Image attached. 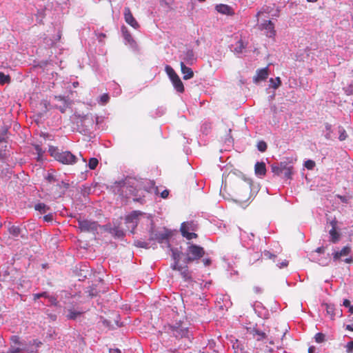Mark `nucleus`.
<instances>
[{"mask_svg": "<svg viewBox=\"0 0 353 353\" xmlns=\"http://www.w3.org/2000/svg\"><path fill=\"white\" fill-rule=\"evenodd\" d=\"M124 18L125 22L130 26H131L132 28L137 29L139 27V23L132 16L129 8H125Z\"/></svg>", "mask_w": 353, "mask_h": 353, "instance_id": "obj_14", "label": "nucleus"}, {"mask_svg": "<svg viewBox=\"0 0 353 353\" xmlns=\"http://www.w3.org/2000/svg\"><path fill=\"white\" fill-rule=\"evenodd\" d=\"M254 237V234H252V233L248 234L245 231H243L240 234V238L242 241V245L243 247H248L250 245L248 243H245L247 239L250 241H252Z\"/></svg>", "mask_w": 353, "mask_h": 353, "instance_id": "obj_25", "label": "nucleus"}, {"mask_svg": "<svg viewBox=\"0 0 353 353\" xmlns=\"http://www.w3.org/2000/svg\"><path fill=\"white\" fill-rule=\"evenodd\" d=\"M269 345H265L264 346V348H260V350L264 352H270V353L274 352L275 351L274 343L272 341H270L269 342Z\"/></svg>", "mask_w": 353, "mask_h": 353, "instance_id": "obj_35", "label": "nucleus"}, {"mask_svg": "<svg viewBox=\"0 0 353 353\" xmlns=\"http://www.w3.org/2000/svg\"><path fill=\"white\" fill-rule=\"evenodd\" d=\"M274 165L280 167V168H282L283 170H286L287 168L292 166L290 163L287 161H281L280 163H274Z\"/></svg>", "mask_w": 353, "mask_h": 353, "instance_id": "obj_47", "label": "nucleus"}, {"mask_svg": "<svg viewBox=\"0 0 353 353\" xmlns=\"http://www.w3.org/2000/svg\"><path fill=\"white\" fill-rule=\"evenodd\" d=\"M74 116L76 117L77 130L85 136L92 137V134L98 124L99 117L92 114H75Z\"/></svg>", "mask_w": 353, "mask_h": 353, "instance_id": "obj_2", "label": "nucleus"}, {"mask_svg": "<svg viewBox=\"0 0 353 353\" xmlns=\"http://www.w3.org/2000/svg\"><path fill=\"white\" fill-rule=\"evenodd\" d=\"M142 215V213L139 211H133L130 214L126 216L125 221V224L132 234L134 233V230L137 228L139 219V216Z\"/></svg>", "mask_w": 353, "mask_h": 353, "instance_id": "obj_10", "label": "nucleus"}, {"mask_svg": "<svg viewBox=\"0 0 353 353\" xmlns=\"http://www.w3.org/2000/svg\"><path fill=\"white\" fill-rule=\"evenodd\" d=\"M89 296L92 298L97 296V292L96 290H94L92 289L90 291H89Z\"/></svg>", "mask_w": 353, "mask_h": 353, "instance_id": "obj_62", "label": "nucleus"}, {"mask_svg": "<svg viewBox=\"0 0 353 353\" xmlns=\"http://www.w3.org/2000/svg\"><path fill=\"white\" fill-rule=\"evenodd\" d=\"M151 241H144L142 240H135L134 242V245L138 248H149L150 247Z\"/></svg>", "mask_w": 353, "mask_h": 353, "instance_id": "obj_32", "label": "nucleus"}, {"mask_svg": "<svg viewBox=\"0 0 353 353\" xmlns=\"http://www.w3.org/2000/svg\"><path fill=\"white\" fill-rule=\"evenodd\" d=\"M315 162L312 160H310V159H308L307 161H305L304 163V166L305 168H306L307 170H313L314 168L315 167Z\"/></svg>", "mask_w": 353, "mask_h": 353, "instance_id": "obj_46", "label": "nucleus"}, {"mask_svg": "<svg viewBox=\"0 0 353 353\" xmlns=\"http://www.w3.org/2000/svg\"><path fill=\"white\" fill-rule=\"evenodd\" d=\"M99 164V161L97 158L92 157L89 159L88 166L90 170H94Z\"/></svg>", "mask_w": 353, "mask_h": 353, "instance_id": "obj_38", "label": "nucleus"}, {"mask_svg": "<svg viewBox=\"0 0 353 353\" xmlns=\"http://www.w3.org/2000/svg\"><path fill=\"white\" fill-rule=\"evenodd\" d=\"M56 99H59L60 101H63V105H60L58 108L59 110L62 112H65V110H66V108H68V104H67V102H66V100L65 99V98L59 96V97H56Z\"/></svg>", "mask_w": 353, "mask_h": 353, "instance_id": "obj_42", "label": "nucleus"}, {"mask_svg": "<svg viewBox=\"0 0 353 353\" xmlns=\"http://www.w3.org/2000/svg\"><path fill=\"white\" fill-rule=\"evenodd\" d=\"M46 179L49 182V183H52V182H54L57 181V179L56 177L52 174H50V173H48V175L46 176Z\"/></svg>", "mask_w": 353, "mask_h": 353, "instance_id": "obj_54", "label": "nucleus"}, {"mask_svg": "<svg viewBox=\"0 0 353 353\" xmlns=\"http://www.w3.org/2000/svg\"><path fill=\"white\" fill-rule=\"evenodd\" d=\"M172 257L174 261L180 262L182 256H185V254L181 251L179 250L178 248H171Z\"/></svg>", "mask_w": 353, "mask_h": 353, "instance_id": "obj_27", "label": "nucleus"}, {"mask_svg": "<svg viewBox=\"0 0 353 353\" xmlns=\"http://www.w3.org/2000/svg\"><path fill=\"white\" fill-rule=\"evenodd\" d=\"M103 230L110 233L115 239H122L125 236L123 229L115 223L103 225Z\"/></svg>", "mask_w": 353, "mask_h": 353, "instance_id": "obj_9", "label": "nucleus"}, {"mask_svg": "<svg viewBox=\"0 0 353 353\" xmlns=\"http://www.w3.org/2000/svg\"><path fill=\"white\" fill-rule=\"evenodd\" d=\"M272 172L276 176H282L283 175V170L282 168H280V167L275 165L272 164L271 165Z\"/></svg>", "mask_w": 353, "mask_h": 353, "instance_id": "obj_39", "label": "nucleus"}, {"mask_svg": "<svg viewBox=\"0 0 353 353\" xmlns=\"http://www.w3.org/2000/svg\"><path fill=\"white\" fill-rule=\"evenodd\" d=\"M187 244L188 247L184 252L185 257L183 260V263H198L205 255L203 248L190 242H188Z\"/></svg>", "mask_w": 353, "mask_h": 353, "instance_id": "obj_3", "label": "nucleus"}, {"mask_svg": "<svg viewBox=\"0 0 353 353\" xmlns=\"http://www.w3.org/2000/svg\"><path fill=\"white\" fill-rule=\"evenodd\" d=\"M346 348L348 352L353 351V341H351L347 343Z\"/></svg>", "mask_w": 353, "mask_h": 353, "instance_id": "obj_55", "label": "nucleus"}, {"mask_svg": "<svg viewBox=\"0 0 353 353\" xmlns=\"http://www.w3.org/2000/svg\"><path fill=\"white\" fill-rule=\"evenodd\" d=\"M351 252V248L349 246L343 247L340 251H336L332 253L334 261H337L343 256H347Z\"/></svg>", "mask_w": 353, "mask_h": 353, "instance_id": "obj_16", "label": "nucleus"}, {"mask_svg": "<svg viewBox=\"0 0 353 353\" xmlns=\"http://www.w3.org/2000/svg\"><path fill=\"white\" fill-rule=\"evenodd\" d=\"M325 339V335L322 333H317L315 335V340L317 343H321Z\"/></svg>", "mask_w": 353, "mask_h": 353, "instance_id": "obj_51", "label": "nucleus"}, {"mask_svg": "<svg viewBox=\"0 0 353 353\" xmlns=\"http://www.w3.org/2000/svg\"><path fill=\"white\" fill-rule=\"evenodd\" d=\"M183 264H180L179 261H174V263L171 265V268L173 270L179 271V270H181V267Z\"/></svg>", "mask_w": 353, "mask_h": 353, "instance_id": "obj_50", "label": "nucleus"}, {"mask_svg": "<svg viewBox=\"0 0 353 353\" xmlns=\"http://www.w3.org/2000/svg\"><path fill=\"white\" fill-rule=\"evenodd\" d=\"M268 76V69L267 68L258 70L256 76L254 77V81L258 83L260 81L265 80Z\"/></svg>", "mask_w": 353, "mask_h": 353, "instance_id": "obj_21", "label": "nucleus"}, {"mask_svg": "<svg viewBox=\"0 0 353 353\" xmlns=\"http://www.w3.org/2000/svg\"><path fill=\"white\" fill-rule=\"evenodd\" d=\"M48 297V293L47 292H43L41 293L33 294V300L34 301H37L40 298H46Z\"/></svg>", "mask_w": 353, "mask_h": 353, "instance_id": "obj_45", "label": "nucleus"}, {"mask_svg": "<svg viewBox=\"0 0 353 353\" xmlns=\"http://www.w3.org/2000/svg\"><path fill=\"white\" fill-rule=\"evenodd\" d=\"M202 261L205 267L210 265L212 263V261L210 258H204Z\"/></svg>", "mask_w": 353, "mask_h": 353, "instance_id": "obj_56", "label": "nucleus"}, {"mask_svg": "<svg viewBox=\"0 0 353 353\" xmlns=\"http://www.w3.org/2000/svg\"><path fill=\"white\" fill-rule=\"evenodd\" d=\"M167 332L176 339H186L189 341L192 336L187 324L181 321L176 322L175 325H169Z\"/></svg>", "mask_w": 353, "mask_h": 353, "instance_id": "obj_5", "label": "nucleus"}, {"mask_svg": "<svg viewBox=\"0 0 353 353\" xmlns=\"http://www.w3.org/2000/svg\"><path fill=\"white\" fill-rule=\"evenodd\" d=\"M346 92L348 94H353V85H350V87L346 90Z\"/></svg>", "mask_w": 353, "mask_h": 353, "instance_id": "obj_64", "label": "nucleus"}, {"mask_svg": "<svg viewBox=\"0 0 353 353\" xmlns=\"http://www.w3.org/2000/svg\"><path fill=\"white\" fill-rule=\"evenodd\" d=\"M260 29L265 31V34L270 38L274 37L276 31L274 30V24L271 20L265 21L260 24Z\"/></svg>", "mask_w": 353, "mask_h": 353, "instance_id": "obj_12", "label": "nucleus"}, {"mask_svg": "<svg viewBox=\"0 0 353 353\" xmlns=\"http://www.w3.org/2000/svg\"><path fill=\"white\" fill-rule=\"evenodd\" d=\"M47 299H48L49 302L50 303V304L52 305H54V306L57 305V303H58L57 299L54 296H50L48 294V297H47Z\"/></svg>", "mask_w": 353, "mask_h": 353, "instance_id": "obj_52", "label": "nucleus"}, {"mask_svg": "<svg viewBox=\"0 0 353 353\" xmlns=\"http://www.w3.org/2000/svg\"><path fill=\"white\" fill-rule=\"evenodd\" d=\"M78 228L83 232H89L95 234L97 233L99 225L95 221L87 219L79 216L77 219Z\"/></svg>", "mask_w": 353, "mask_h": 353, "instance_id": "obj_7", "label": "nucleus"}, {"mask_svg": "<svg viewBox=\"0 0 353 353\" xmlns=\"http://www.w3.org/2000/svg\"><path fill=\"white\" fill-rule=\"evenodd\" d=\"M179 272H180L181 276L185 281L192 280V276L189 272L188 264L183 263V266L181 267V270H179Z\"/></svg>", "mask_w": 353, "mask_h": 353, "instance_id": "obj_23", "label": "nucleus"}, {"mask_svg": "<svg viewBox=\"0 0 353 353\" xmlns=\"http://www.w3.org/2000/svg\"><path fill=\"white\" fill-rule=\"evenodd\" d=\"M110 97L108 94H103L100 97L99 103L102 105H105L109 101Z\"/></svg>", "mask_w": 353, "mask_h": 353, "instance_id": "obj_49", "label": "nucleus"}, {"mask_svg": "<svg viewBox=\"0 0 353 353\" xmlns=\"http://www.w3.org/2000/svg\"><path fill=\"white\" fill-rule=\"evenodd\" d=\"M50 151L57 161L63 164L72 165L77 161V157L70 151L59 152L55 148H50Z\"/></svg>", "mask_w": 353, "mask_h": 353, "instance_id": "obj_6", "label": "nucleus"}, {"mask_svg": "<svg viewBox=\"0 0 353 353\" xmlns=\"http://www.w3.org/2000/svg\"><path fill=\"white\" fill-rule=\"evenodd\" d=\"M53 219V216L52 214H48L44 216L43 219L44 221L49 222L51 221Z\"/></svg>", "mask_w": 353, "mask_h": 353, "instance_id": "obj_59", "label": "nucleus"}, {"mask_svg": "<svg viewBox=\"0 0 353 353\" xmlns=\"http://www.w3.org/2000/svg\"><path fill=\"white\" fill-rule=\"evenodd\" d=\"M248 330L253 339H256L259 342L268 340L267 334L264 331L260 330L256 327H254L252 328L250 327Z\"/></svg>", "mask_w": 353, "mask_h": 353, "instance_id": "obj_13", "label": "nucleus"}, {"mask_svg": "<svg viewBox=\"0 0 353 353\" xmlns=\"http://www.w3.org/2000/svg\"><path fill=\"white\" fill-rule=\"evenodd\" d=\"M216 10L221 14L227 15H232L234 12L232 8L225 4H219L216 6Z\"/></svg>", "mask_w": 353, "mask_h": 353, "instance_id": "obj_22", "label": "nucleus"}, {"mask_svg": "<svg viewBox=\"0 0 353 353\" xmlns=\"http://www.w3.org/2000/svg\"><path fill=\"white\" fill-rule=\"evenodd\" d=\"M136 182L132 179H125V180L115 181L110 187V190L118 195L121 199H127L132 197L134 201H142L140 192L135 185Z\"/></svg>", "mask_w": 353, "mask_h": 353, "instance_id": "obj_1", "label": "nucleus"}, {"mask_svg": "<svg viewBox=\"0 0 353 353\" xmlns=\"http://www.w3.org/2000/svg\"><path fill=\"white\" fill-rule=\"evenodd\" d=\"M10 82V77L5 74L3 72H0V84L4 85Z\"/></svg>", "mask_w": 353, "mask_h": 353, "instance_id": "obj_37", "label": "nucleus"}, {"mask_svg": "<svg viewBox=\"0 0 353 353\" xmlns=\"http://www.w3.org/2000/svg\"><path fill=\"white\" fill-rule=\"evenodd\" d=\"M269 82H270L269 86L274 89H276L277 88H279L281 83V79L279 77H276L275 79L271 78L270 79Z\"/></svg>", "mask_w": 353, "mask_h": 353, "instance_id": "obj_34", "label": "nucleus"}, {"mask_svg": "<svg viewBox=\"0 0 353 353\" xmlns=\"http://www.w3.org/2000/svg\"><path fill=\"white\" fill-rule=\"evenodd\" d=\"M168 194H169V192H168V190H163V191L161 192V197H162V198H163V199H166V198L168 197Z\"/></svg>", "mask_w": 353, "mask_h": 353, "instance_id": "obj_63", "label": "nucleus"}, {"mask_svg": "<svg viewBox=\"0 0 353 353\" xmlns=\"http://www.w3.org/2000/svg\"><path fill=\"white\" fill-rule=\"evenodd\" d=\"M256 147L259 151L264 152L266 151L268 145L265 141H260L257 143Z\"/></svg>", "mask_w": 353, "mask_h": 353, "instance_id": "obj_43", "label": "nucleus"}, {"mask_svg": "<svg viewBox=\"0 0 353 353\" xmlns=\"http://www.w3.org/2000/svg\"><path fill=\"white\" fill-rule=\"evenodd\" d=\"M81 314V312H78L74 310H68L66 317L70 320H76Z\"/></svg>", "mask_w": 353, "mask_h": 353, "instance_id": "obj_31", "label": "nucleus"}, {"mask_svg": "<svg viewBox=\"0 0 353 353\" xmlns=\"http://www.w3.org/2000/svg\"><path fill=\"white\" fill-rule=\"evenodd\" d=\"M121 32L125 41V44H128L130 46V47L134 48L136 46V42L134 41V39L125 26H123L121 27Z\"/></svg>", "mask_w": 353, "mask_h": 353, "instance_id": "obj_15", "label": "nucleus"}, {"mask_svg": "<svg viewBox=\"0 0 353 353\" xmlns=\"http://www.w3.org/2000/svg\"><path fill=\"white\" fill-rule=\"evenodd\" d=\"M251 181L248 180L246 184H243L240 185L241 189H242L245 192V196L248 194L251 191Z\"/></svg>", "mask_w": 353, "mask_h": 353, "instance_id": "obj_40", "label": "nucleus"}, {"mask_svg": "<svg viewBox=\"0 0 353 353\" xmlns=\"http://www.w3.org/2000/svg\"><path fill=\"white\" fill-rule=\"evenodd\" d=\"M323 306H325L327 314L330 315L331 319L333 320L336 316V308L334 305L332 303H323Z\"/></svg>", "mask_w": 353, "mask_h": 353, "instance_id": "obj_26", "label": "nucleus"}, {"mask_svg": "<svg viewBox=\"0 0 353 353\" xmlns=\"http://www.w3.org/2000/svg\"><path fill=\"white\" fill-rule=\"evenodd\" d=\"M8 232L14 237H18L21 236L22 238L26 237V234L23 232V229L19 226L11 225L8 228Z\"/></svg>", "mask_w": 353, "mask_h": 353, "instance_id": "obj_20", "label": "nucleus"}, {"mask_svg": "<svg viewBox=\"0 0 353 353\" xmlns=\"http://www.w3.org/2000/svg\"><path fill=\"white\" fill-rule=\"evenodd\" d=\"M247 47V44L245 43L241 39L236 42L234 45L231 46V50L234 52L236 55L242 54L243 50Z\"/></svg>", "mask_w": 353, "mask_h": 353, "instance_id": "obj_17", "label": "nucleus"}, {"mask_svg": "<svg viewBox=\"0 0 353 353\" xmlns=\"http://www.w3.org/2000/svg\"><path fill=\"white\" fill-rule=\"evenodd\" d=\"M34 209L35 210L39 211L41 214H45L50 210V208L45 203H39L34 205Z\"/></svg>", "mask_w": 353, "mask_h": 353, "instance_id": "obj_29", "label": "nucleus"}, {"mask_svg": "<svg viewBox=\"0 0 353 353\" xmlns=\"http://www.w3.org/2000/svg\"><path fill=\"white\" fill-rule=\"evenodd\" d=\"M337 196L342 203H347L348 202V199L347 196L341 195H338Z\"/></svg>", "mask_w": 353, "mask_h": 353, "instance_id": "obj_60", "label": "nucleus"}, {"mask_svg": "<svg viewBox=\"0 0 353 353\" xmlns=\"http://www.w3.org/2000/svg\"><path fill=\"white\" fill-rule=\"evenodd\" d=\"M11 340L14 343L20 344L19 337L17 336H12V338H11Z\"/></svg>", "mask_w": 353, "mask_h": 353, "instance_id": "obj_61", "label": "nucleus"}, {"mask_svg": "<svg viewBox=\"0 0 353 353\" xmlns=\"http://www.w3.org/2000/svg\"><path fill=\"white\" fill-rule=\"evenodd\" d=\"M180 65H181V72L183 74V79L188 80V79H190L191 78L193 77L194 72L190 68L187 67L185 65L184 62H183V61H181Z\"/></svg>", "mask_w": 353, "mask_h": 353, "instance_id": "obj_19", "label": "nucleus"}, {"mask_svg": "<svg viewBox=\"0 0 353 353\" xmlns=\"http://www.w3.org/2000/svg\"><path fill=\"white\" fill-rule=\"evenodd\" d=\"M263 254L264 257L270 259H275L276 257V255L272 254L270 251L268 250L264 251Z\"/></svg>", "mask_w": 353, "mask_h": 353, "instance_id": "obj_53", "label": "nucleus"}, {"mask_svg": "<svg viewBox=\"0 0 353 353\" xmlns=\"http://www.w3.org/2000/svg\"><path fill=\"white\" fill-rule=\"evenodd\" d=\"M292 170H293V166L292 167H290L288 168H287L286 170H284V171H283V177L286 179H290L292 178Z\"/></svg>", "mask_w": 353, "mask_h": 353, "instance_id": "obj_41", "label": "nucleus"}, {"mask_svg": "<svg viewBox=\"0 0 353 353\" xmlns=\"http://www.w3.org/2000/svg\"><path fill=\"white\" fill-rule=\"evenodd\" d=\"M232 348L234 350V353H237L239 350L241 352L243 351V345L242 344L241 341L235 339L234 341H232Z\"/></svg>", "mask_w": 353, "mask_h": 353, "instance_id": "obj_33", "label": "nucleus"}, {"mask_svg": "<svg viewBox=\"0 0 353 353\" xmlns=\"http://www.w3.org/2000/svg\"><path fill=\"white\" fill-rule=\"evenodd\" d=\"M57 187L59 188H63V190L60 192V196L64 195L66 190L69 188L70 184L68 183H66L63 181H62L61 183H58L57 185Z\"/></svg>", "mask_w": 353, "mask_h": 353, "instance_id": "obj_36", "label": "nucleus"}, {"mask_svg": "<svg viewBox=\"0 0 353 353\" xmlns=\"http://www.w3.org/2000/svg\"><path fill=\"white\" fill-rule=\"evenodd\" d=\"M179 58L182 60L184 63L188 65H193L196 60L194 52L192 49L187 48L182 51L179 56Z\"/></svg>", "mask_w": 353, "mask_h": 353, "instance_id": "obj_11", "label": "nucleus"}, {"mask_svg": "<svg viewBox=\"0 0 353 353\" xmlns=\"http://www.w3.org/2000/svg\"><path fill=\"white\" fill-rule=\"evenodd\" d=\"M329 261H330V260L328 259H323L319 260V263L321 265L325 266L328 264Z\"/></svg>", "mask_w": 353, "mask_h": 353, "instance_id": "obj_58", "label": "nucleus"}, {"mask_svg": "<svg viewBox=\"0 0 353 353\" xmlns=\"http://www.w3.org/2000/svg\"><path fill=\"white\" fill-rule=\"evenodd\" d=\"M172 232L165 228L161 230L154 229V224L151 223V227L149 230V241H157L159 243H165L170 247L169 240L172 236Z\"/></svg>", "mask_w": 353, "mask_h": 353, "instance_id": "obj_4", "label": "nucleus"}, {"mask_svg": "<svg viewBox=\"0 0 353 353\" xmlns=\"http://www.w3.org/2000/svg\"><path fill=\"white\" fill-rule=\"evenodd\" d=\"M196 230V225L194 221H186L181 223L180 231L183 237L188 240H191L197 237V234L194 232L190 231H195Z\"/></svg>", "mask_w": 353, "mask_h": 353, "instance_id": "obj_8", "label": "nucleus"}, {"mask_svg": "<svg viewBox=\"0 0 353 353\" xmlns=\"http://www.w3.org/2000/svg\"><path fill=\"white\" fill-rule=\"evenodd\" d=\"M343 305L349 309V312L353 314V305H351L350 301L348 299H344L343 301Z\"/></svg>", "mask_w": 353, "mask_h": 353, "instance_id": "obj_48", "label": "nucleus"}, {"mask_svg": "<svg viewBox=\"0 0 353 353\" xmlns=\"http://www.w3.org/2000/svg\"><path fill=\"white\" fill-rule=\"evenodd\" d=\"M165 71L168 76L169 77L170 81L173 80L174 78L176 79V77L178 76L177 74L174 70V69L168 65H165Z\"/></svg>", "mask_w": 353, "mask_h": 353, "instance_id": "obj_30", "label": "nucleus"}, {"mask_svg": "<svg viewBox=\"0 0 353 353\" xmlns=\"http://www.w3.org/2000/svg\"><path fill=\"white\" fill-rule=\"evenodd\" d=\"M288 265V261L287 260H284L283 261H282L281 263H277L276 265L279 268H285V267H287Z\"/></svg>", "mask_w": 353, "mask_h": 353, "instance_id": "obj_57", "label": "nucleus"}, {"mask_svg": "<svg viewBox=\"0 0 353 353\" xmlns=\"http://www.w3.org/2000/svg\"><path fill=\"white\" fill-rule=\"evenodd\" d=\"M255 174L258 177H263L266 174V166L264 162H256L254 165Z\"/></svg>", "mask_w": 353, "mask_h": 353, "instance_id": "obj_18", "label": "nucleus"}, {"mask_svg": "<svg viewBox=\"0 0 353 353\" xmlns=\"http://www.w3.org/2000/svg\"><path fill=\"white\" fill-rule=\"evenodd\" d=\"M172 83L173 86L174 87L175 90L179 92H183L184 91V86L183 84V82L180 79L179 77L177 76L176 78L174 79L171 81Z\"/></svg>", "mask_w": 353, "mask_h": 353, "instance_id": "obj_24", "label": "nucleus"}, {"mask_svg": "<svg viewBox=\"0 0 353 353\" xmlns=\"http://www.w3.org/2000/svg\"><path fill=\"white\" fill-rule=\"evenodd\" d=\"M339 139L340 141H344L346 139L347 135L346 131L345 130V129L343 127H339Z\"/></svg>", "mask_w": 353, "mask_h": 353, "instance_id": "obj_44", "label": "nucleus"}, {"mask_svg": "<svg viewBox=\"0 0 353 353\" xmlns=\"http://www.w3.org/2000/svg\"><path fill=\"white\" fill-rule=\"evenodd\" d=\"M329 234L330 235V241L333 243H336L339 241L340 234L336 231L335 228H332Z\"/></svg>", "mask_w": 353, "mask_h": 353, "instance_id": "obj_28", "label": "nucleus"}]
</instances>
